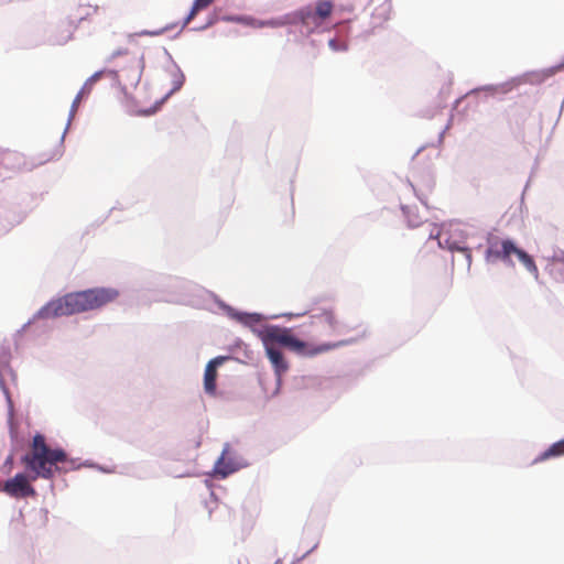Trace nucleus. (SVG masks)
Listing matches in <instances>:
<instances>
[{
    "label": "nucleus",
    "instance_id": "f257e3e1",
    "mask_svg": "<svg viewBox=\"0 0 564 564\" xmlns=\"http://www.w3.org/2000/svg\"><path fill=\"white\" fill-rule=\"evenodd\" d=\"M197 292L204 293L209 297H213L218 305V307L230 318L236 321L237 323L249 327L253 334H256L262 341L265 350V355L272 365L274 370V375L276 377L278 387L282 383V376L289 370V364L284 357V354L281 350V347L288 348L289 350L305 357H313L315 355L328 351L336 347L347 346L354 344L356 340L345 339L337 341L335 344H323L314 348H310L308 344L300 338H297L291 328L282 327L279 325L267 324L261 328H257L256 326L261 324L267 319H276L281 316L293 317V316H302L303 314H292L285 313L281 315H263L261 313H249L239 311L223 300L218 299L214 293L206 291L204 289L196 288Z\"/></svg>",
    "mask_w": 564,
    "mask_h": 564
},
{
    "label": "nucleus",
    "instance_id": "f03ea898",
    "mask_svg": "<svg viewBox=\"0 0 564 564\" xmlns=\"http://www.w3.org/2000/svg\"><path fill=\"white\" fill-rule=\"evenodd\" d=\"M118 295L119 292L111 288H94L67 293L43 305L23 328L35 319L56 318L97 310L112 302Z\"/></svg>",
    "mask_w": 564,
    "mask_h": 564
},
{
    "label": "nucleus",
    "instance_id": "7ed1b4c3",
    "mask_svg": "<svg viewBox=\"0 0 564 564\" xmlns=\"http://www.w3.org/2000/svg\"><path fill=\"white\" fill-rule=\"evenodd\" d=\"M21 463L26 470L32 473V479H52L55 473L68 470L64 466L65 464L69 465V469H76L80 466L76 465V460L69 458L63 448L48 446L45 436L41 433L33 436L31 451L21 457Z\"/></svg>",
    "mask_w": 564,
    "mask_h": 564
},
{
    "label": "nucleus",
    "instance_id": "20e7f679",
    "mask_svg": "<svg viewBox=\"0 0 564 564\" xmlns=\"http://www.w3.org/2000/svg\"><path fill=\"white\" fill-rule=\"evenodd\" d=\"M485 236L476 227L460 224L451 225L446 230L434 227L430 232V238L436 239L440 248L459 252L468 269L471 265V248H480Z\"/></svg>",
    "mask_w": 564,
    "mask_h": 564
},
{
    "label": "nucleus",
    "instance_id": "39448f33",
    "mask_svg": "<svg viewBox=\"0 0 564 564\" xmlns=\"http://www.w3.org/2000/svg\"><path fill=\"white\" fill-rule=\"evenodd\" d=\"M487 249L485 258L487 262H495L501 260L507 264H511V256H516L524 268L535 276L538 275V268L533 258L523 249L519 248L512 239H503L499 246V238L492 235H487Z\"/></svg>",
    "mask_w": 564,
    "mask_h": 564
},
{
    "label": "nucleus",
    "instance_id": "423d86ee",
    "mask_svg": "<svg viewBox=\"0 0 564 564\" xmlns=\"http://www.w3.org/2000/svg\"><path fill=\"white\" fill-rule=\"evenodd\" d=\"M564 67V61H561L557 65L544 68L541 70H531L527 72L520 76L513 77L510 80L498 84V85H486L481 86L475 89H471L468 94H477L479 91H487L491 95L495 94H507L512 88L518 87L522 84H531V85H538L543 82H545L547 78L552 77L555 73L561 70Z\"/></svg>",
    "mask_w": 564,
    "mask_h": 564
},
{
    "label": "nucleus",
    "instance_id": "0eeeda50",
    "mask_svg": "<svg viewBox=\"0 0 564 564\" xmlns=\"http://www.w3.org/2000/svg\"><path fill=\"white\" fill-rule=\"evenodd\" d=\"M35 480L36 479H32V475L18 473L12 478L4 481L1 490L13 498L33 497L36 495V491L31 485V481Z\"/></svg>",
    "mask_w": 564,
    "mask_h": 564
},
{
    "label": "nucleus",
    "instance_id": "6e6552de",
    "mask_svg": "<svg viewBox=\"0 0 564 564\" xmlns=\"http://www.w3.org/2000/svg\"><path fill=\"white\" fill-rule=\"evenodd\" d=\"M164 53L165 55L167 56L171 65L169 67L165 68V70L170 74V76L172 77V88L170 89V91H167L165 94L164 97H162L160 100H158L153 107L149 108V109H145L143 110L141 113L143 116H151L153 113H155L158 111V109H160V107L173 95L175 94L176 91H178L184 83H185V76L182 72V69L180 68V66L175 63V61L173 59L172 55L169 53L167 50H164Z\"/></svg>",
    "mask_w": 564,
    "mask_h": 564
},
{
    "label": "nucleus",
    "instance_id": "1a4fd4ad",
    "mask_svg": "<svg viewBox=\"0 0 564 564\" xmlns=\"http://www.w3.org/2000/svg\"><path fill=\"white\" fill-rule=\"evenodd\" d=\"M301 9H306L310 11V18H305L304 22H301L302 33H306L308 35L314 32V30L318 28L322 22L332 14L333 3L327 0H322L317 2L315 9H313L311 6H305Z\"/></svg>",
    "mask_w": 564,
    "mask_h": 564
},
{
    "label": "nucleus",
    "instance_id": "9d476101",
    "mask_svg": "<svg viewBox=\"0 0 564 564\" xmlns=\"http://www.w3.org/2000/svg\"><path fill=\"white\" fill-rule=\"evenodd\" d=\"M229 359H231L230 356H217L207 362L204 372V390L207 394H216L217 370Z\"/></svg>",
    "mask_w": 564,
    "mask_h": 564
},
{
    "label": "nucleus",
    "instance_id": "9b49d317",
    "mask_svg": "<svg viewBox=\"0 0 564 564\" xmlns=\"http://www.w3.org/2000/svg\"><path fill=\"white\" fill-rule=\"evenodd\" d=\"M7 377L14 378V372L9 364V355L3 351L0 354V389L6 397L9 421H11L14 414V406L9 388L6 384Z\"/></svg>",
    "mask_w": 564,
    "mask_h": 564
},
{
    "label": "nucleus",
    "instance_id": "f8f14e48",
    "mask_svg": "<svg viewBox=\"0 0 564 564\" xmlns=\"http://www.w3.org/2000/svg\"><path fill=\"white\" fill-rule=\"evenodd\" d=\"M305 18H310V11L306 9H299L289 12L284 15L269 19L267 22L268 28H281L284 25H301Z\"/></svg>",
    "mask_w": 564,
    "mask_h": 564
},
{
    "label": "nucleus",
    "instance_id": "ddd939ff",
    "mask_svg": "<svg viewBox=\"0 0 564 564\" xmlns=\"http://www.w3.org/2000/svg\"><path fill=\"white\" fill-rule=\"evenodd\" d=\"M227 452L228 445H226L220 457L216 460L214 465V475L215 477L220 479L228 477L229 475L239 469L238 464H236L232 458L226 457Z\"/></svg>",
    "mask_w": 564,
    "mask_h": 564
},
{
    "label": "nucleus",
    "instance_id": "4468645a",
    "mask_svg": "<svg viewBox=\"0 0 564 564\" xmlns=\"http://www.w3.org/2000/svg\"><path fill=\"white\" fill-rule=\"evenodd\" d=\"M564 455V438L553 443L549 448L540 453L533 460L532 464L542 463L551 458L560 457Z\"/></svg>",
    "mask_w": 564,
    "mask_h": 564
},
{
    "label": "nucleus",
    "instance_id": "2eb2a0df",
    "mask_svg": "<svg viewBox=\"0 0 564 564\" xmlns=\"http://www.w3.org/2000/svg\"><path fill=\"white\" fill-rule=\"evenodd\" d=\"M105 72L106 70L95 72L90 77L86 79L79 93L83 95H88L91 91L94 85L102 77Z\"/></svg>",
    "mask_w": 564,
    "mask_h": 564
},
{
    "label": "nucleus",
    "instance_id": "dca6fc26",
    "mask_svg": "<svg viewBox=\"0 0 564 564\" xmlns=\"http://www.w3.org/2000/svg\"><path fill=\"white\" fill-rule=\"evenodd\" d=\"M85 95H83L82 93L78 91L77 96L75 97L72 106H70V110H69V115H68V120H67V123H66V127H65V130L61 137V142L64 141L65 139V135L70 127V123H72V120L74 119L75 117V113L77 111V107H78V104L80 101V99L84 97Z\"/></svg>",
    "mask_w": 564,
    "mask_h": 564
},
{
    "label": "nucleus",
    "instance_id": "f3484780",
    "mask_svg": "<svg viewBox=\"0 0 564 564\" xmlns=\"http://www.w3.org/2000/svg\"><path fill=\"white\" fill-rule=\"evenodd\" d=\"M314 317L321 323L328 325L332 330L337 329V321L332 311H324L321 315H315Z\"/></svg>",
    "mask_w": 564,
    "mask_h": 564
},
{
    "label": "nucleus",
    "instance_id": "a211bd4d",
    "mask_svg": "<svg viewBox=\"0 0 564 564\" xmlns=\"http://www.w3.org/2000/svg\"><path fill=\"white\" fill-rule=\"evenodd\" d=\"M174 26V24H167L161 29H156V30H142L140 32H137V33H133V34H130L129 36L132 37V36H159V35H162L163 33L172 30Z\"/></svg>",
    "mask_w": 564,
    "mask_h": 564
},
{
    "label": "nucleus",
    "instance_id": "6ab92c4d",
    "mask_svg": "<svg viewBox=\"0 0 564 564\" xmlns=\"http://www.w3.org/2000/svg\"><path fill=\"white\" fill-rule=\"evenodd\" d=\"M401 209L403 215L406 217L408 225L410 227L414 228L421 225L422 220L416 215H414L413 209L410 206L402 205Z\"/></svg>",
    "mask_w": 564,
    "mask_h": 564
},
{
    "label": "nucleus",
    "instance_id": "aec40b11",
    "mask_svg": "<svg viewBox=\"0 0 564 564\" xmlns=\"http://www.w3.org/2000/svg\"><path fill=\"white\" fill-rule=\"evenodd\" d=\"M328 46L333 52H346L348 50L347 42L338 40L337 37L330 39Z\"/></svg>",
    "mask_w": 564,
    "mask_h": 564
},
{
    "label": "nucleus",
    "instance_id": "412c9836",
    "mask_svg": "<svg viewBox=\"0 0 564 564\" xmlns=\"http://www.w3.org/2000/svg\"><path fill=\"white\" fill-rule=\"evenodd\" d=\"M202 11L195 3H193L188 14L185 17L182 23V30Z\"/></svg>",
    "mask_w": 564,
    "mask_h": 564
},
{
    "label": "nucleus",
    "instance_id": "4be33fe9",
    "mask_svg": "<svg viewBox=\"0 0 564 564\" xmlns=\"http://www.w3.org/2000/svg\"><path fill=\"white\" fill-rule=\"evenodd\" d=\"M217 21H218V15L215 13V14H213V15H210V17L208 18V20L206 21V23H205V24L199 25V26H195V28H193L192 30H193V31H205V30H207L208 28L213 26Z\"/></svg>",
    "mask_w": 564,
    "mask_h": 564
},
{
    "label": "nucleus",
    "instance_id": "5701e85b",
    "mask_svg": "<svg viewBox=\"0 0 564 564\" xmlns=\"http://www.w3.org/2000/svg\"><path fill=\"white\" fill-rule=\"evenodd\" d=\"M267 22H268V20H257L251 17H248L246 25H250V26L258 28V29L268 28Z\"/></svg>",
    "mask_w": 564,
    "mask_h": 564
},
{
    "label": "nucleus",
    "instance_id": "b1692460",
    "mask_svg": "<svg viewBox=\"0 0 564 564\" xmlns=\"http://www.w3.org/2000/svg\"><path fill=\"white\" fill-rule=\"evenodd\" d=\"M223 20L227 21V22H236V23L247 24L248 17H243V15H228V17H224Z\"/></svg>",
    "mask_w": 564,
    "mask_h": 564
},
{
    "label": "nucleus",
    "instance_id": "393cba45",
    "mask_svg": "<svg viewBox=\"0 0 564 564\" xmlns=\"http://www.w3.org/2000/svg\"><path fill=\"white\" fill-rule=\"evenodd\" d=\"M215 0H194L195 3L200 10L208 8Z\"/></svg>",
    "mask_w": 564,
    "mask_h": 564
},
{
    "label": "nucleus",
    "instance_id": "a878e982",
    "mask_svg": "<svg viewBox=\"0 0 564 564\" xmlns=\"http://www.w3.org/2000/svg\"><path fill=\"white\" fill-rule=\"evenodd\" d=\"M83 465H84V466H87V467H95V468H97L98 470H100V471H102V473H112V470H111V469L106 468V467L100 466V465H97V464H94V463H90V462H88V460H87V462H85Z\"/></svg>",
    "mask_w": 564,
    "mask_h": 564
},
{
    "label": "nucleus",
    "instance_id": "bb28decb",
    "mask_svg": "<svg viewBox=\"0 0 564 564\" xmlns=\"http://www.w3.org/2000/svg\"><path fill=\"white\" fill-rule=\"evenodd\" d=\"M141 75H142V68L140 70H134L132 76H131V80H132V85L135 87L138 86L140 79H141Z\"/></svg>",
    "mask_w": 564,
    "mask_h": 564
},
{
    "label": "nucleus",
    "instance_id": "cd10ccee",
    "mask_svg": "<svg viewBox=\"0 0 564 564\" xmlns=\"http://www.w3.org/2000/svg\"><path fill=\"white\" fill-rule=\"evenodd\" d=\"M127 50L126 48H119V50H116L112 54H111V58H116L118 56H121V55H124L127 54Z\"/></svg>",
    "mask_w": 564,
    "mask_h": 564
},
{
    "label": "nucleus",
    "instance_id": "c85d7f7f",
    "mask_svg": "<svg viewBox=\"0 0 564 564\" xmlns=\"http://www.w3.org/2000/svg\"><path fill=\"white\" fill-rule=\"evenodd\" d=\"M317 547V544L313 545L311 550H308L305 554H303L301 557L296 558V562H300L304 560L311 552H313Z\"/></svg>",
    "mask_w": 564,
    "mask_h": 564
},
{
    "label": "nucleus",
    "instance_id": "c756f323",
    "mask_svg": "<svg viewBox=\"0 0 564 564\" xmlns=\"http://www.w3.org/2000/svg\"><path fill=\"white\" fill-rule=\"evenodd\" d=\"M12 462H13V457L10 455V456H8V457H7V459H6V463H4V464H6V465H11V464H12Z\"/></svg>",
    "mask_w": 564,
    "mask_h": 564
},
{
    "label": "nucleus",
    "instance_id": "7c9ffc66",
    "mask_svg": "<svg viewBox=\"0 0 564 564\" xmlns=\"http://www.w3.org/2000/svg\"><path fill=\"white\" fill-rule=\"evenodd\" d=\"M69 39H70V34H69V35H67L63 41H58L57 43H58V44H64V43H66Z\"/></svg>",
    "mask_w": 564,
    "mask_h": 564
},
{
    "label": "nucleus",
    "instance_id": "2f4dec72",
    "mask_svg": "<svg viewBox=\"0 0 564 564\" xmlns=\"http://www.w3.org/2000/svg\"><path fill=\"white\" fill-rule=\"evenodd\" d=\"M108 73H109L110 75L116 76V77H117V75H118L116 70H108Z\"/></svg>",
    "mask_w": 564,
    "mask_h": 564
},
{
    "label": "nucleus",
    "instance_id": "473e14b6",
    "mask_svg": "<svg viewBox=\"0 0 564 564\" xmlns=\"http://www.w3.org/2000/svg\"><path fill=\"white\" fill-rule=\"evenodd\" d=\"M564 110V99L561 102L560 111L562 112Z\"/></svg>",
    "mask_w": 564,
    "mask_h": 564
},
{
    "label": "nucleus",
    "instance_id": "72a5a7b5",
    "mask_svg": "<svg viewBox=\"0 0 564 564\" xmlns=\"http://www.w3.org/2000/svg\"><path fill=\"white\" fill-rule=\"evenodd\" d=\"M274 564H282V561L279 558V560L275 561Z\"/></svg>",
    "mask_w": 564,
    "mask_h": 564
}]
</instances>
